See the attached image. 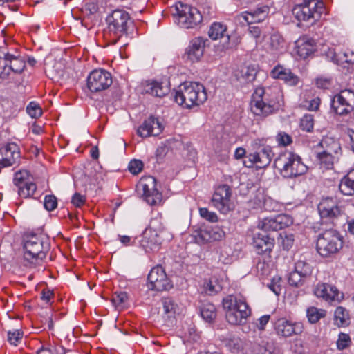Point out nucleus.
Instances as JSON below:
<instances>
[{"instance_id": "obj_12", "label": "nucleus", "mask_w": 354, "mask_h": 354, "mask_svg": "<svg viewBox=\"0 0 354 354\" xmlns=\"http://www.w3.org/2000/svg\"><path fill=\"white\" fill-rule=\"evenodd\" d=\"M331 107L339 115H346L354 109V91L351 89L341 91L331 100Z\"/></svg>"}, {"instance_id": "obj_35", "label": "nucleus", "mask_w": 354, "mask_h": 354, "mask_svg": "<svg viewBox=\"0 0 354 354\" xmlns=\"http://www.w3.org/2000/svg\"><path fill=\"white\" fill-rule=\"evenodd\" d=\"M349 314L344 307H337L334 313V324L338 327H345L349 325Z\"/></svg>"}, {"instance_id": "obj_10", "label": "nucleus", "mask_w": 354, "mask_h": 354, "mask_svg": "<svg viewBox=\"0 0 354 354\" xmlns=\"http://www.w3.org/2000/svg\"><path fill=\"white\" fill-rule=\"evenodd\" d=\"M317 209L321 218L332 223L345 214V207L339 205L337 199L332 197L323 198L318 204Z\"/></svg>"}, {"instance_id": "obj_56", "label": "nucleus", "mask_w": 354, "mask_h": 354, "mask_svg": "<svg viewBox=\"0 0 354 354\" xmlns=\"http://www.w3.org/2000/svg\"><path fill=\"white\" fill-rule=\"evenodd\" d=\"M281 245L285 250H289L293 245L295 242V237L292 234H286L284 235L281 234Z\"/></svg>"}, {"instance_id": "obj_11", "label": "nucleus", "mask_w": 354, "mask_h": 354, "mask_svg": "<svg viewBox=\"0 0 354 354\" xmlns=\"http://www.w3.org/2000/svg\"><path fill=\"white\" fill-rule=\"evenodd\" d=\"M147 286L149 290L162 292L173 288V283L161 266L151 268L147 277Z\"/></svg>"}, {"instance_id": "obj_40", "label": "nucleus", "mask_w": 354, "mask_h": 354, "mask_svg": "<svg viewBox=\"0 0 354 354\" xmlns=\"http://www.w3.org/2000/svg\"><path fill=\"white\" fill-rule=\"evenodd\" d=\"M257 73V69L253 66L243 67L240 71L239 79L247 83L252 82L255 80Z\"/></svg>"}, {"instance_id": "obj_52", "label": "nucleus", "mask_w": 354, "mask_h": 354, "mask_svg": "<svg viewBox=\"0 0 354 354\" xmlns=\"http://www.w3.org/2000/svg\"><path fill=\"white\" fill-rule=\"evenodd\" d=\"M26 112L33 118H39L42 114L40 106L35 102H31L26 107Z\"/></svg>"}, {"instance_id": "obj_61", "label": "nucleus", "mask_w": 354, "mask_h": 354, "mask_svg": "<svg viewBox=\"0 0 354 354\" xmlns=\"http://www.w3.org/2000/svg\"><path fill=\"white\" fill-rule=\"evenodd\" d=\"M168 152V147L165 144H161L156 149V156L157 158L158 161L162 160L165 156L167 155Z\"/></svg>"}, {"instance_id": "obj_26", "label": "nucleus", "mask_w": 354, "mask_h": 354, "mask_svg": "<svg viewBox=\"0 0 354 354\" xmlns=\"http://www.w3.org/2000/svg\"><path fill=\"white\" fill-rule=\"evenodd\" d=\"M252 244L258 254H270L274 247V240L266 234L257 233L254 235Z\"/></svg>"}, {"instance_id": "obj_47", "label": "nucleus", "mask_w": 354, "mask_h": 354, "mask_svg": "<svg viewBox=\"0 0 354 354\" xmlns=\"http://www.w3.org/2000/svg\"><path fill=\"white\" fill-rule=\"evenodd\" d=\"M112 303L116 308H124L128 301V295L125 292L115 293L112 297Z\"/></svg>"}, {"instance_id": "obj_37", "label": "nucleus", "mask_w": 354, "mask_h": 354, "mask_svg": "<svg viewBox=\"0 0 354 354\" xmlns=\"http://www.w3.org/2000/svg\"><path fill=\"white\" fill-rule=\"evenodd\" d=\"M224 343L227 348L233 353H237L241 351L244 347L243 340L236 336L226 338Z\"/></svg>"}, {"instance_id": "obj_14", "label": "nucleus", "mask_w": 354, "mask_h": 354, "mask_svg": "<svg viewBox=\"0 0 354 354\" xmlns=\"http://www.w3.org/2000/svg\"><path fill=\"white\" fill-rule=\"evenodd\" d=\"M137 189L142 192L144 199L150 205H156L161 202L162 194L156 189V180L153 177L142 178L137 185Z\"/></svg>"}, {"instance_id": "obj_13", "label": "nucleus", "mask_w": 354, "mask_h": 354, "mask_svg": "<svg viewBox=\"0 0 354 354\" xmlns=\"http://www.w3.org/2000/svg\"><path fill=\"white\" fill-rule=\"evenodd\" d=\"M87 87L92 93L106 90L112 84L111 74L104 69H95L87 77Z\"/></svg>"}, {"instance_id": "obj_46", "label": "nucleus", "mask_w": 354, "mask_h": 354, "mask_svg": "<svg viewBox=\"0 0 354 354\" xmlns=\"http://www.w3.org/2000/svg\"><path fill=\"white\" fill-rule=\"evenodd\" d=\"M23 335V332L19 329L9 330L8 332L7 339L10 344L17 346L21 342Z\"/></svg>"}, {"instance_id": "obj_60", "label": "nucleus", "mask_w": 354, "mask_h": 354, "mask_svg": "<svg viewBox=\"0 0 354 354\" xmlns=\"http://www.w3.org/2000/svg\"><path fill=\"white\" fill-rule=\"evenodd\" d=\"M273 347L268 343L266 344L258 345L254 349V354H272Z\"/></svg>"}, {"instance_id": "obj_20", "label": "nucleus", "mask_w": 354, "mask_h": 354, "mask_svg": "<svg viewBox=\"0 0 354 354\" xmlns=\"http://www.w3.org/2000/svg\"><path fill=\"white\" fill-rule=\"evenodd\" d=\"M207 39L202 37L192 39L183 54V59L192 63L198 62L203 56L205 42Z\"/></svg>"}, {"instance_id": "obj_6", "label": "nucleus", "mask_w": 354, "mask_h": 354, "mask_svg": "<svg viewBox=\"0 0 354 354\" xmlns=\"http://www.w3.org/2000/svg\"><path fill=\"white\" fill-rule=\"evenodd\" d=\"M207 98L204 86L197 82H186L180 85L174 95L175 101L187 109L203 104Z\"/></svg>"}, {"instance_id": "obj_23", "label": "nucleus", "mask_w": 354, "mask_h": 354, "mask_svg": "<svg viewBox=\"0 0 354 354\" xmlns=\"http://www.w3.org/2000/svg\"><path fill=\"white\" fill-rule=\"evenodd\" d=\"M163 130V126L158 119L150 116L138 129V134L142 138L158 136Z\"/></svg>"}, {"instance_id": "obj_17", "label": "nucleus", "mask_w": 354, "mask_h": 354, "mask_svg": "<svg viewBox=\"0 0 354 354\" xmlns=\"http://www.w3.org/2000/svg\"><path fill=\"white\" fill-rule=\"evenodd\" d=\"M274 153L270 146H263L259 151L250 153L243 160L245 167L252 168L254 165L259 168H263L270 165Z\"/></svg>"}, {"instance_id": "obj_22", "label": "nucleus", "mask_w": 354, "mask_h": 354, "mask_svg": "<svg viewBox=\"0 0 354 354\" xmlns=\"http://www.w3.org/2000/svg\"><path fill=\"white\" fill-rule=\"evenodd\" d=\"M226 26L220 22H214L208 30V36L212 40L223 39L221 46L223 50L230 49L233 47V44L230 41V35L226 33Z\"/></svg>"}, {"instance_id": "obj_18", "label": "nucleus", "mask_w": 354, "mask_h": 354, "mask_svg": "<svg viewBox=\"0 0 354 354\" xmlns=\"http://www.w3.org/2000/svg\"><path fill=\"white\" fill-rule=\"evenodd\" d=\"M292 217L288 214H279L274 217H267L260 221L258 227L265 232L278 231L291 225Z\"/></svg>"}, {"instance_id": "obj_3", "label": "nucleus", "mask_w": 354, "mask_h": 354, "mask_svg": "<svg viewBox=\"0 0 354 354\" xmlns=\"http://www.w3.org/2000/svg\"><path fill=\"white\" fill-rule=\"evenodd\" d=\"M23 249L27 261L31 263L42 261L50 249V238L42 232L27 233L23 236Z\"/></svg>"}, {"instance_id": "obj_59", "label": "nucleus", "mask_w": 354, "mask_h": 354, "mask_svg": "<svg viewBox=\"0 0 354 354\" xmlns=\"http://www.w3.org/2000/svg\"><path fill=\"white\" fill-rule=\"evenodd\" d=\"M85 202V196L78 192L75 193L71 198V203L76 207H82L83 205H84Z\"/></svg>"}, {"instance_id": "obj_21", "label": "nucleus", "mask_w": 354, "mask_h": 354, "mask_svg": "<svg viewBox=\"0 0 354 354\" xmlns=\"http://www.w3.org/2000/svg\"><path fill=\"white\" fill-rule=\"evenodd\" d=\"M274 328L277 335L283 337L300 334L303 330L301 323L292 322L286 318L277 319L274 322Z\"/></svg>"}, {"instance_id": "obj_2", "label": "nucleus", "mask_w": 354, "mask_h": 354, "mask_svg": "<svg viewBox=\"0 0 354 354\" xmlns=\"http://www.w3.org/2000/svg\"><path fill=\"white\" fill-rule=\"evenodd\" d=\"M107 26L103 36L109 45L115 44L124 37L127 38L129 30L133 29V21L129 14L121 9H117L106 18Z\"/></svg>"}, {"instance_id": "obj_51", "label": "nucleus", "mask_w": 354, "mask_h": 354, "mask_svg": "<svg viewBox=\"0 0 354 354\" xmlns=\"http://www.w3.org/2000/svg\"><path fill=\"white\" fill-rule=\"evenodd\" d=\"M162 305L164 313L167 315L169 317L175 314L176 304L171 298H165L162 301Z\"/></svg>"}, {"instance_id": "obj_5", "label": "nucleus", "mask_w": 354, "mask_h": 354, "mask_svg": "<svg viewBox=\"0 0 354 354\" xmlns=\"http://www.w3.org/2000/svg\"><path fill=\"white\" fill-rule=\"evenodd\" d=\"M227 322L232 325H241L246 322L251 310L245 299L241 295H229L223 299Z\"/></svg>"}, {"instance_id": "obj_7", "label": "nucleus", "mask_w": 354, "mask_h": 354, "mask_svg": "<svg viewBox=\"0 0 354 354\" xmlns=\"http://www.w3.org/2000/svg\"><path fill=\"white\" fill-rule=\"evenodd\" d=\"M164 232V226L160 216H156L151 219L149 227L146 228L140 241V247L146 252L157 250L162 241V234Z\"/></svg>"}, {"instance_id": "obj_63", "label": "nucleus", "mask_w": 354, "mask_h": 354, "mask_svg": "<svg viewBox=\"0 0 354 354\" xmlns=\"http://www.w3.org/2000/svg\"><path fill=\"white\" fill-rule=\"evenodd\" d=\"M118 239L124 246L132 245L135 243V239L127 235H118Z\"/></svg>"}, {"instance_id": "obj_64", "label": "nucleus", "mask_w": 354, "mask_h": 354, "mask_svg": "<svg viewBox=\"0 0 354 354\" xmlns=\"http://www.w3.org/2000/svg\"><path fill=\"white\" fill-rule=\"evenodd\" d=\"M54 293L50 289H44L41 292V299L46 304L50 302L51 299L53 298Z\"/></svg>"}, {"instance_id": "obj_27", "label": "nucleus", "mask_w": 354, "mask_h": 354, "mask_svg": "<svg viewBox=\"0 0 354 354\" xmlns=\"http://www.w3.org/2000/svg\"><path fill=\"white\" fill-rule=\"evenodd\" d=\"M144 91L146 93L152 96L162 97L169 93L170 91L169 84L167 81H147L144 85Z\"/></svg>"}, {"instance_id": "obj_38", "label": "nucleus", "mask_w": 354, "mask_h": 354, "mask_svg": "<svg viewBox=\"0 0 354 354\" xmlns=\"http://www.w3.org/2000/svg\"><path fill=\"white\" fill-rule=\"evenodd\" d=\"M37 190L36 184L30 179L18 187V194L20 197L27 198L33 196Z\"/></svg>"}, {"instance_id": "obj_33", "label": "nucleus", "mask_w": 354, "mask_h": 354, "mask_svg": "<svg viewBox=\"0 0 354 354\" xmlns=\"http://www.w3.org/2000/svg\"><path fill=\"white\" fill-rule=\"evenodd\" d=\"M320 145L324 149L322 151L323 153H330L337 156L341 151V146L339 141L331 137L324 138Z\"/></svg>"}, {"instance_id": "obj_28", "label": "nucleus", "mask_w": 354, "mask_h": 354, "mask_svg": "<svg viewBox=\"0 0 354 354\" xmlns=\"http://www.w3.org/2000/svg\"><path fill=\"white\" fill-rule=\"evenodd\" d=\"M224 236L223 231L219 227H205L197 232L196 241L199 243H205L219 241Z\"/></svg>"}, {"instance_id": "obj_25", "label": "nucleus", "mask_w": 354, "mask_h": 354, "mask_svg": "<svg viewBox=\"0 0 354 354\" xmlns=\"http://www.w3.org/2000/svg\"><path fill=\"white\" fill-rule=\"evenodd\" d=\"M269 12V6L266 5H259L254 9L242 12L240 15V17L248 24L259 23L267 18Z\"/></svg>"}, {"instance_id": "obj_45", "label": "nucleus", "mask_w": 354, "mask_h": 354, "mask_svg": "<svg viewBox=\"0 0 354 354\" xmlns=\"http://www.w3.org/2000/svg\"><path fill=\"white\" fill-rule=\"evenodd\" d=\"M31 179L27 170H21L15 174L13 183L17 187Z\"/></svg>"}, {"instance_id": "obj_39", "label": "nucleus", "mask_w": 354, "mask_h": 354, "mask_svg": "<svg viewBox=\"0 0 354 354\" xmlns=\"http://www.w3.org/2000/svg\"><path fill=\"white\" fill-rule=\"evenodd\" d=\"M336 158H337V156L330 153L319 152L317 154V159L319 162L320 167L325 169H332Z\"/></svg>"}, {"instance_id": "obj_53", "label": "nucleus", "mask_w": 354, "mask_h": 354, "mask_svg": "<svg viewBox=\"0 0 354 354\" xmlns=\"http://www.w3.org/2000/svg\"><path fill=\"white\" fill-rule=\"evenodd\" d=\"M199 214L203 218L209 222L215 223L218 221L217 214L214 212L209 211L206 207L200 208Z\"/></svg>"}, {"instance_id": "obj_54", "label": "nucleus", "mask_w": 354, "mask_h": 354, "mask_svg": "<svg viewBox=\"0 0 354 354\" xmlns=\"http://www.w3.org/2000/svg\"><path fill=\"white\" fill-rule=\"evenodd\" d=\"M276 140L280 146H288L292 142V137L286 132H279L276 136Z\"/></svg>"}, {"instance_id": "obj_58", "label": "nucleus", "mask_w": 354, "mask_h": 354, "mask_svg": "<svg viewBox=\"0 0 354 354\" xmlns=\"http://www.w3.org/2000/svg\"><path fill=\"white\" fill-rule=\"evenodd\" d=\"M9 76V68L6 59V54L3 57H0V79L5 80Z\"/></svg>"}, {"instance_id": "obj_32", "label": "nucleus", "mask_w": 354, "mask_h": 354, "mask_svg": "<svg viewBox=\"0 0 354 354\" xmlns=\"http://www.w3.org/2000/svg\"><path fill=\"white\" fill-rule=\"evenodd\" d=\"M340 192L345 196L354 195V169H351L340 180Z\"/></svg>"}, {"instance_id": "obj_1", "label": "nucleus", "mask_w": 354, "mask_h": 354, "mask_svg": "<svg viewBox=\"0 0 354 354\" xmlns=\"http://www.w3.org/2000/svg\"><path fill=\"white\" fill-rule=\"evenodd\" d=\"M282 105V94L277 87L257 88L250 104L251 111L261 118L275 113Z\"/></svg>"}, {"instance_id": "obj_8", "label": "nucleus", "mask_w": 354, "mask_h": 354, "mask_svg": "<svg viewBox=\"0 0 354 354\" xmlns=\"http://www.w3.org/2000/svg\"><path fill=\"white\" fill-rule=\"evenodd\" d=\"M173 16L177 24L185 29L195 28L203 21V15L197 8L180 2L176 4Z\"/></svg>"}, {"instance_id": "obj_31", "label": "nucleus", "mask_w": 354, "mask_h": 354, "mask_svg": "<svg viewBox=\"0 0 354 354\" xmlns=\"http://www.w3.org/2000/svg\"><path fill=\"white\" fill-rule=\"evenodd\" d=\"M315 51V41L306 37L299 39L297 42V53L303 59L307 58Z\"/></svg>"}, {"instance_id": "obj_48", "label": "nucleus", "mask_w": 354, "mask_h": 354, "mask_svg": "<svg viewBox=\"0 0 354 354\" xmlns=\"http://www.w3.org/2000/svg\"><path fill=\"white\" fill-rule=\"evenodd\" d=\"M326 57L330 59L333 62L340 64L343 62H351V59H347V55L346 53H344V57L345 59L341 57L339 55H337L335 50L332 48H329L328 52L326 53Z\"/></svg>"}, {"instance_id": "obj_43", "label": "nucleus", "mask_w": 354, "mask_h": 354, "mask_svg": "<svg viewBox=\"0 0 354 354\" xmlns=\"http://www.w3.org/2000/svg\"><path fill=\"white\" fill-rule=\"evenodd\" d=\"M306 281V279L295 270L290 272L288 278V283L295 287L302 286Z\"/></svg>"}, {"instance_id": "obj_16", "label": "nucleus", "mask_w": 354, "mask_h": 354, "mask_svg": "<svg viewBox=\"0 0 354 354\" xmlns=\"http://www.w3.org/2000/svg\"><path fill=\"white\" fill-rule=\"evenodd\" d=\"M232 190L229 185H221L216 188L212 203L221 213L226 214L234 208L231 201Z\"/></svg>"}, {"instance_id": "obj_9", "label": "nucleus", "mask_w": 354, "mask_h": 354, "mask_svg": "<svg viewBox=\"0 0 354 354\" xmlns=\"http://www.w3.org/2000/svg\"><path fill=\"white\" fill-rule=\"evenodd\" d=\"M342 245L343 241L339 233L335 230H328L318 236L316 248L322 257H328L337 253Z\"/></svg>"}, {"instance_id": "obj_55", "label": "nucleus", "mask_w": 354, "mask_h": 354, "mask_svg": "<svg viewBox=\"0 0 354 354\" xmlns=\"http://www.w3.org/2000/svg\"><path fill=\"white\" fill-rule=\"evenodd\" d=\"M44 207L46 210L51 212L57 207V199L54 195H46L44 202Z\"/></svg>"}, {"instance_id": "obj_50", "label": "nucleus", "mask_w": 354, "mask_h": 354, "mask_svg": "<svg viewBox=\"0 0 354 354\" xmlns=\"http://www.w3.org/2000/svg\"><path fill=\"white\" fill-rule=\"evenodd\" d=\"M351 344V339L348 334L340 333L337 340V347L339 350L348 348Z\"/></svg>"}, {"instance_id": "obj_41", "label": "nucleus", "mask_w": 354, "mask_h": 354, "mask_svg": "<svg viewBox=\"0 0 354 354\" xmlns=\"http://www.w3.org/2000/svg\"><path fill=\"white\" fill-rule=\"evenodd\" d=\"M307 317L308 321L315 324L317 323L321 318H323L326 315V311L324 309H319L316 307H309L306 310Z\"/></svg>"}, {"instance_id": "obj_30", "label": "nucleus", "mask_w": 354, "mask_h": 354, "mask_svg": "<svg viewBox=\"0 0 354 354\" xmlns=\"http://www.w3.org/2000/svg\"><path fill=\"white\" fill-rule=\"evenodd\" d=\"M268 50L273 55H279L286 51V42L282 35L274 32L269 37Z\"/></svg>"}, {"instance_id": "obj_49", "label": "nucleus", "mask_w": 354, "mask_h": 354, "mask_svg": "<svg viewBox=\"0 0 354 354\" xmlns=\"http://www.w3.org/2000/svg\"><path fill=\"white\" fill-rule=\"evenodd\" d=\"M314 125L313 116L310 114L304 115L300 121V127L307 132L313 130Z\"/></svg>"}, {"instance_id": "obj_57", "label": "nucleus", "mask_w": 354, "mask_h": 354, "mask_svg": "<svg viewBox=\"0 0 354 354\" xmlns=\"http://www.w3.org/2000/svg\"><path fill=\"white\" fill-rule=\"evenodd\" d=\"M143 168V163L140 160H131L128 165L129 171L136 175L139 174Z\"/></svg>"}, {"instance_id": "obj_62", "label": "nucleus", "mask_w": 354, "mask_h": 354, "mask_svg": "<svg viewBox=\"0 0 354 354\" xmlns=\"http://www.w3.org/2000/svg\"><path fill=\"white\" fill-rule=\"evenodd\" d=\"M248 32L256 39H260L261 35V30L259 26H250L248 28Z\"/></svg>"}, {"instance_id": "obj_36", "label": "nucleus", "mask_w": 354, "mask_h": 354, "mask_svg": "<svg viewBox=\"0 0 354 354\" xmlns=\"http://www.w3.org/2000/svg\"><path fill=\"white\" fill-rule=\"evenodd\" d=\"M200 314L205 322L211 323L216 317V307L212 303H203L200 307Z\"/></svg>"}, {"instance_id": "obj_4", "label": "nucleus", "mask_w": 354, "mask_h": 354, "mask_svg": "<svg viewBox=\"0 0 354 354\" xmlns=\"http://www.w3.org/2000/svg\"><path fill=\"white\" fill-rule=\"evenodd\" d=\"M274 167L286 178H293L304 175L308 170L301 158L295 152L285 150L274 159Z\"/></svg>"}, {"instance_id": "obj_19", "label": "nucleus", "mask_w": 354, "mask_h": 354, "mask_svg": "<svg viewBox=\"0 0 354 354\" xmlns=\"http://www.w3.org/2000/svg\"><path fill=\"white\" fill-rule=\"evenodd\" d=\"M318 298H322L329 304H338L344 299L343 293L335 286L329 283H318L314 290Z\"/></svg>"}, {"instance_id": "obj_24", "label": "nucleus", "mask_w": 354, "mask_h": 354, "mask_svg": "<svg viewBox=\"0 0 354 354\" xmlns=\"http://www.w3.org/2000/svg\"><path fill=\"white\" fill-rule=\"evenodd\" d=\"M270 76L274 79L283 81L289 86H296L299 82V77L293 73L290 68L278 64L270 71Z\"/></svg>"}, {"instance_id": "obj_15", "label": "nucleus", "mask_w": 354, "mask_h": 354, "mask_svg": "<svg viewBox=\"0 0 354 354\" xmlns=\"http://www.w3.org/2000/svg\"><path fill=\"white\" fill-rule=\"evenodd\" d=\"M313 7L302 3L294 7L292 13L299 21H306L313 24L325 12V6L324 4L319 3V7Z\"/></svg>"}, {"instance_id": "obj_44", "label": "nucleus", "mask_w": 354, "mask_h": 354, "mask_svg": "<svg viewBox=\"0 0 354 354\" xmlns=\"http://www.w3.org/2000/svg\"><path fill=\"white\" fill-rule=\"evenodd\" d=\"M205 292L208 295H214L221 290V287L216 280H209L203 285Z\"/></svg>"}, {"instance_id": "obj_42", "label": "nucleus", "mask_w": 354, "mask_h": 354, "mask_svg": "<svg viewBox=\"0 0 354 354\" xmlns=\"http://www.w3.org/2000/svg\"><path fill=\"white\" fill-rule=\"evenodd\" d=\"M294 270L306 280L310 277L313 271L312 266L308 263L302 260H299L296 262Z\"/></svg>"}, {"instance_id": "obj_29", "label": "nucleus", "mask_w": 354, "mask_h": 354, "mask_svg": "<svg viewBox=\"0 0 354 354\" xmlns=\"http://www.w3.org/2000/svg\"><path fill=\"white\" fill-rule=\"evenodd\" d=\"M1 153L3 157L4 167L13 165L19 158L18 146L15 143H9L1 148Z\"/></svg>"}, {"instance_id": "obj_34", "label": "nucleus", "mask_w": 354, "mask_h": 354, "mask_svg": "<svg viewBox=\"0 0 354 354\" xmlns=\"http://www.w3.org/2000/svg\"><path fill=\"white\" fill-rule=\"evenodd\" d=\"M6 59L9 74L11 71L15 73H21L25 68V62L18 55H12L10 53H6Z\"/></svg>"}]
</instances>
